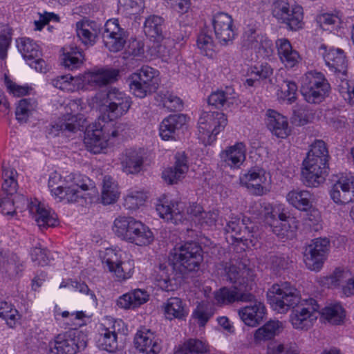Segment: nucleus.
I'll return each instance as SVG.
<instances>
[{
	"mask_svg": "<svg viewBox=\"0 0 354 354\" xmlns=\"http://www.w3.org/2000/svg\"><path fill=\"white\" fill-rule=\"evenodd\" d=\"M268 301L274 310L286 313L292 308L290 320L296 329H307L317 319L319 305L310 298L300 301L299 291L290 282L274 284L267 293Z\"/></svg>",
	"mask_w": 354,
	"mask_h": 354,
	"instance_id": "f257e3e1",
	"label": "nucleus"
},
{
	"mask_svg": "<svg viewBox=\"0 0 354 354\" xmlns=\"http://www.w3.org/2000/svg\"><path fill=\"white\" fill-rule=\"evenodd\" d=\"M227 279L234 284L232 288L223 287L214 292L216 304L227 305L235 301H252L254 296L250 292L254 286V269L245 261L225 266Z\"/></svg>",
	"mask_w": 354,
	"mask_h": 354,
	"instance_id": "f03ea898",
	"label": "nucleus"
},
{
	"mask_svg": "<svg viewBox=\"0 0 354 354\" xmlns=\"http://www.w3.org/2000/svg\"><path fill=\"white\" fill-rule=\"evenodd\" d=\"M113 231L120 239L138 246H147L154 241L151 229L131 216H119L113 222Z\"/></svg>",
	"mask_w": 354,
	"mask_h": 354,
	"instance_id": "7ed1b4c3",
	"label": "nucleus"
},
{
	"mask_svg": "<svg viewBox=\"0 0 354 354\" xmlns=\"http://www.w3.org/2000/svg\"><path fill=\"white\" fill-rule=\"evenodd\" d=\"M170 255L176 274L181 276L198 272L203 261V249L198 243L194 241L176 245Z\"/></svg>",
	"mask_w": 354,
	"mask_h": 354,
	"instance_id": "20e7f679",
	"label": "nucleus"
},
{
	"mask_svg": "<svg viewBox=\"0 0 354 354\" xmlns=\"http://www.w3.org/2000/svg\"><path fill=\"white\" fill-rule=\"evenodd\" d=\"M159 75L158 70L147 65L142 66L132 73L128 79L131 91L139 98L151 95L158 88Z\"/></svg>",
	"mask_w": 354,
	"mask_h": 354,
	"instance_id": "39448f33",
	"label": "nucleus"
},
{
	"mask_svg": "<svg viewBox=\"0 0 354 354\" xmlns=\"http://www.w3.org/2000/svg\"><path fill=\"white\" fill-rule=\"evenodd\" d=\"M259 212L270 225L272 232L279 238L288 237L297 228V221L295 217L284 212H279L269 203H259Z\"/></svg>",
	"mask_w": 354,
	"mask_h": 354,
	"instance_id": "423d86ee",
	"label": "nucleus"
},
{
	"mask_svg": "<svg viewBox=\"0 0 354 354\" xmlns=\"http://www.w3.org/2000/svg\"><path fill=\"white\" fill-rule=\"evenodd\" d=\"M88 337L84 332L71 329L59 333L50 342V354H76L87 346Z\"/></svg>",
	"mask_w": 354,
	"mask_h": 354,
	"instance_id": "0eeeda50",
	"label": "nucleus"
},
{
	"mask_svg": "<svg viewBox=\"0 0 354 354\" xmlns=\"http://www.w3.org/2000/svg\"><path fill=\"white\" fill-rule=\"evenodd\" d=\"M330 86L322 73L308 72L302 77L301 93L308 103H320L328 94Z\"/></svg>",
	"mask_w": 354,
	"mask_h": 354,
	"instance_id": "6e6552de",
	"label": "nucleus"
},
{
	"mask_svg": "<svg viewBox=\"0 0 354 354\" xmlns=\"http://www.w3.org/2000/svg\"><path fill=\"white\" fill-rule=\"evenodd\" d=\"M100 95V99L104 101L106 111L110 120H113L125 115L132 104L131 97L115 87L108 88Z\"/></svg>",
	"mask_w": 354,
	"mask_h": 354,
	"instance_id": "1a4fd4ad",
	"label": "nucleus"
},
{
	"mask_svg": "<svg viewBox=\"0 0 354 354\" xmlns=\"http://www.w3.org/2000/svg\"><path fill=\"white\" fill-rule=\"evenodd\" d=\"M104 268L113 273L118 281L130 278L134 270V261L127 258L125 253L116 252L114 250L106 249L102 258Z\"/></svg>",
	"mask_w": 354,
	"mask_h": 354,
	"instance_id": "9d476101",
	"label": "nucleus"
},
{
	"mask_svg": "<svg viewBox=\"0 0 354 354\" xmlns=\"http://www.w3.org/2000/svg\"><path fill=\"white\" fill-rule=\"evenodd\" d=\"M17 171L14 169L6 168L3 165L2 176L3 183L1 187V193L0 194V211L6 215H13L15 209L19 206L16 205V198H12V195L17 192L18 186L17 182L15 178Z\"/></svg>",
	"mask_w": 354,
	"mask_h": 354,
	"instance_id": "9b49d317",
	"label": "nucleus"
},
{
	"mask_svg": "<svg viewBox=\"0 0 354 354\" xmlns=\"http://www.w3.org/2000/svg\"><path fill=\"white\" fill-rule=\"evenodd\" d=\"M227 124V120L223 113L218 111H203L198 119V131L207 137V142L211 144L216 140V136L224 129Z\"/></svg>",
	"mask_w": 354,
	"mask_h": 354,
	"instance_id": "f8f14e48",
	"label": "nucleus"
},
{
	"mask_svg": "<svg viewBox=\"0 0 354 354\" xmlns=\"http://www.w3.org/2000/svg\"><path fill=\"white\" fill-rule=\"evenodd\" d=\"M330 241L327 238H317L310 241L304 250V261L306 267L319 271L323 266L329 251Z\"/></svg>",
	"mask_w": 354,
	"mask_h": 354,
	"instance_id": "ddd939ff",
	"label": "nucleus"
},
{
	"mask_svg": "<svg viewBox=\"0 0 354 354\" xmlns=\"http://www.w3.org/2000/svg\"><path fill=\"white\" fill-rule=\"evenodd\" d=\"M328 162L324 159L306 157L301 171L302 180L307 187H316L323 183L328 173Z\"/></svg>",
	"mask_w": 354,
	"mask_h": 354,
	"instance_id": "4468645a",
	"label": "nucleus"
},
{
	"mask_svg": "<svg viewBox=\"0 0 354 354\" xmlns=\"http://www.w3.org/2000/svg\"><path fill=\"white\" fill-rule=\"evenodd\" d=\"M128 37V32L120 26L118 19H109L104 24L102 39L109 51L116 53L122 50Z\"/></svg>",
	"mask_w": 354,
	"mask_h": 354,
	"instance_id": "2eb2a0df",
	"label": "nucleus"
},
{
	"mask_svg": "<svg viewBox=\"0 0 354 354\" xmlns=\"http://www.w3.org/2000/svg\"><path fill=\"white\" fill-rule=\"evenodd\" d=\"M127 330L124 322L119 319L111 322L109 327L102 329L97 339V346L99 348L109 352H113L118 348V334H125Z\"/></svg>",
	"mask_w": 354,
	"mask_h": 354,
	"instance_id": "dca6fc26",
	"label": "nucleus"
},
{
	"mask_svg": "<svg viewBox=\"0 0 354 354\" xmlns=\"http://www.w3.org/2000/svg\"><path fill=\"white\" fill-rule=\"evenodd\" d=\"M212 26L216 39L221 45H229L236 33L234 29L233 19L225 12H218L212 18Z\"/></svg>",
	"mask_w": 354,
	"mask_h": 354,
	"instance_id": "f3484780",
	"label": "nucleus"
},
{
	"mask_svg": "<svg viewBox=\"0 0 354 354\" xmlns=\"http://www.w3.org/2000/svg\"><path fill=\"white\" fill-rule=\"evenodd\" d=\"M319 53L331 72L337 74L340 79L347 76L348 64L343 50L333 48L327 50L326 46L322 44Z\"/></svg>",
	"mask_w": 354,
	"mask_h": 354,
	"instance_id": "a211bd4d",
	"label": "nucleus"
},
{
	"mask_svg": "<svg viewBox=\"0 0 354 354\" xmlns=\"http://www.w3.org/2000/svg\"><path fill=\"white\" fill-rule=\"evenodd\" d=\"M330 198L336 204H347L354 201V176L349 174L340 177L331 187Z\"/></svg>",
	"mask_w": 354,
	"mask_h": 354,
	"instance_id": "6ab92c4d",
	"label": "nucleus"
},
{
	"mask_svg": "<svg viewBox=\"0 0 354 354\" xmlns=\"http://www.w3.org/2000/svg\"><path fill=\"white\" fill-rule=\"evenodd\" d=\"M67 189L64 196L66 203H75L83 196L80 194L79 189L88 191L95 188L94 183L87 176L80 174H71L66 176Z\"/></svg>",
	"mask_w": 354,
	"mask_h": 354,
	"instance_id": "aec40b11",
	"label": "nucleus"
},
{
	"mask_svg": "<svg viewBox=\"0 0 354 354\" xmlns=\"http://www.w3.org/2000/svg\"><path fill=\"white\" fill-rule=\"evenodd\" d=\"M188 160L185 152H177L174 156V163L162 172V178L168 185L177 184L182 180L188 171Z\"/></svg>",
	"mask_w": 354,
	"mask_h": 354,
	"instance_id": "412c9836",
	"label": "nucleus"
},
{
	"mask_svg": "<svg viewBox=\"0 0 354 354\" xmlns=\"http://www.w3.org/2000/svg\"><path fill=\"white\" fill-rule=\"evenodd\" d=\"M24 203H27L29 212L32 215L35 222L40 229L55 227L57 224V219L54 214H50V211L46 208L44 204H41L37 200L31 201L30 203L22 196H18Z\"/></svg>",
	"mask_w": 354,
	"mask_h": 354,
	"instance_id": "4be33fe9",
	"label": "nucleus"
},
{
	"mask_svg": "<svg viewBox=\"0 0 354 354\" xmlns=\"http://www.w3.org/2000/svg\"><path fill=\"white\" fill-rule=\"evenodd\" d=\"M250 305L241 308L238 310L239 316L244 324L248 326L256 327L266 317V308L265 305L254 298Z\"/></svg>",
	"mask_w": 354,
	"mask_h": 354,
	"instance_id": "5701e85b",
	"label": "nucleus"
},
{
	"mask_svg": "<svg viewBox=\"0 0 354 354\" xmlns=\"http://www.w3.org/2000/svg\"><path fill=\"white\" fill-rule=\"evenodd\" d=\"M134 344L139 351L146 354H158L161 351L159 339L153 332L145 328L136 333Z\"/></svg>",
	"mask_w": 354,
	"mask_h": 354,
	"instance_id": "b1692460",
	"label": "nucleus"
},
{
	"mask_svg": "<svg viewBox=\"0 0 354 354\" xmlns=\"http://www.w3.org/2000/svg\"><path fill=\"white\" fill-rule=\"evenodd\" d=\"M84 143L87 150L93 153H100L106 148V137L104 136L102 127L100 123H95L86 128Z\"/></svg>",
	"mask_w": 354,
	"mask_h": 354,
	"instance_id": "393cba45",
	"label": "nucleus"
},
{
	"mask_svg": "<svg viewBox=\"0 0 354 354\" xmlns=\"http://www.w3.org/2000/svg\"><path fill=\"white\" fill-rule=\"evenodd\" d=\"M185 203L178 201H171L168 205H158L156 207L161 218L174 224H178L185 219Z\"/></svg>",
	"mask_w": 354,
	"mask_h": 354,
	"instance_id": "a878e982",
	"label": "nucleus"
},
{
	"mask_svg": "<svg viewBox=\"0 0 354 354\" xmlns=\"http://www.w3.org/2000/svg\"><path fill=\"white\" fill-rule=\"evenodd\" d=\"M241 183L257 196L264 194L263 184L266 181L265 171L262 169L253 168L240 178Z\"/></svg>",
	"mask_w": 354,
	"mask_h": 354,
	"instance_id": "bb28decb",
	"label": "nucleus"
},
{
	"mask_svg": "<svg viewBox=\"0 0 354 354\" xmlns=\"http://www.w3.org/2000/svg\"><path fill=\"white\" fill-rule=\"evenodd\" d=\"M266 124L268 129L277 138H285L290 133L286 118L274 110L269 109L267 111Z\"/></svg>",
	"mask_w": 354,
	"mask_h": 354,
	"instance_id": "cd10ccee",
	"label": "nucleus"
},
{
	"mask_svg": "<svg viewBox=\"0 0 354 354\" xmlns=\"http://www.w3.org/2000/svg\"><path fill=\"white\" fill-rule=\"evenodd\" d=\"M186 123V116L183 114L170 115L160 124V136L165 140L175 139V137Z\"/></svg>",
	"mask_w": 354,
	"mask_h": 354,
	"instance_id": "c85d7f7f",
	"label": "nucleus"
},
{
	"mask_svg": "<svg viewBox=\"0 0 354 354\" xmlns=\"http://www.w3.org/2000/svg\"><path fill=\"white\" fill-rule=\"evenodd\" d=\"M143 163V151L141 149H127L121 162L123 171L127 174H138L142 169Z\"/></svg>",
	"mask_w": 354,
	"mask_h": 354,
	"instance_id": "c756f323",
	"label": "nucleus"
},
{
	"mask_svg": "<svg viewBox=\"0 0 354 354\" xmlns=\"http://www.w3.org/2000/svg\"><path fill=\"white\" fill-rule=\"evenodd\" d=\"M276 46L280 60L286 68H292L299 62L301 58L298 52L292 49L287 39H278Z\"/></svg>",
	"mask_w": 354,
	"mask_h": 354,
	"instance_id": "7c9ffc66",
	"label": "nucleus"
},
{
	"mask_svg": "<svg viewBox=\"0 0 354 354\" xmlns=\"http://www.w3.org/2000/svg\"><path fill=\"white\" fill-rule=\"evenodd\" d=\"M286 199L296 209L308 212L313 207L314 196L308 190L297 189L290 191Z\"/></svg>",
	"mask_w": 354,
	"mask_h": 354,
	"instance_id": "2f4dec72",
	"label": "nucleus"
},
{
	"mask_svg": "<svg viewBox=\"0 0 354 354\" xmlns=\"http://www.w3.org/2000/svg\"><path fill=\"white\" fill-rule=\"evenodd\" d=\"M236 101V95L234 89L231 86L212 92L207 99L208 104L216 109H227Z\"/></svg>",
	"mask_w": 354,
	"mask_h": 354,
	"instance_id": "473e14b6",
	"label": "nucleus"
},
{
	"mask_svg": "<svg viewBox=\"0 0 354 354\" xmlns=\"http://www.w3.org/2000/svg\"><path fill=\"white\" fill-rule=\"evenodd\" d=\"M225 230L227 236V241L231 239L232 241L241 242L250 239L253 235L248 227L244 225L238 217H233L227 222Z\"/></svg>",
	"mask_w": 354,
	"mask_h": 354,
	"instance_id": "72a5a7b5",
	"label": "nucleus"
},
{
	"mask_svg": "<svg viewBox=\"0 0 354 354\" xmlns=\"http://www.w3.org/2000/svg\"><path fill=\"white\" fill-rule=\"evenodd\" d=\"M165 317L167 319L184 320L189 314L186 303L179 297H170L163 304Z\"/></svg>",
	"mask_w": 354,
	"mask_h": 354,
	"instance_id": "f704fd0d",
	"label": "nucleus"
},
{
	"mask_svg": "<svg viewBox=\"0 0 354 354\" xmlns=\"http://www.w3.org/2000/svg\"><path fill=\"white\" fill-rule=\"evenodd\" d=\"M245 145L243 142H237L223 151L221 158L225 165L238 168L245 159Z\"/></svg>",
	"mask_w": 354,
	"mask_h": 354,
	"instance_id": "c9c22d12",
	"label": "nucleus"
},
{
	"mask_svg": "<svg viewBox=\"0 0 354 354\" xmlns=\"http://www.w3.org/2000/svg\"><path fill=\"white\" fill-rule=\"evenodd\" d=\"M165 20L162 17L151 15L145 21L143 30L145 35L157 42L165 37Z\"/></svg>",
	"mask_w": 354,
	"mask_h": 354,
	"instance_id": "e433bc0d",
	"label": "nucleus"
},
{
	"mask_svg": "<svg viewBox=\"0 0 354 354\" xmlns=\"http://www.w3.org/2000/svg\"><path fill=\"white\" fill-rule=\"evenodd\" d=\"M148 299L149 295L147 291L136 289L120 296L117 300V305L125 309L135 308L147 302Z\"/></svg>",
	"mask_w": 354,
	"mask_h": 354,
	"instance_id": "4c0bfd02",
	"label": "nucleus"
},
{
	"mask_svg": "<svg viewBox=\"0 0 354 354\" xmlns=\"http://www.w3.org/2000/svg\"><path fill=\"white\" fill-rule=\"evenodd\" d=\"M77 35L85 45H93L98 32L95 21L82 20L76 24Z\"/></svg>",
	"mask_w": 354,
	"mask_h": 354,
	"instance_id": "58836bf2",
	"label": "nucleus"
},
{
	"mask_svg": "<svg viewBox=\"0 0 354 354\" xmlns=\"http://www.w3.org/2000/svg\"><path fill=\"white\" fill-rule=\"evenodd\" d=\"M176 272L173 268V263L170 261L168 263H160L155 270L154 279L156 285L162 290H173L171 275Z\"/></svg>",
	"mask_w": 354,
	"mask_h": 354,
	"instance_id": "ea45409f",
	"label": "nucleus"
},
{
	"mask_svg": "<svg viewBox=\"0 0 354 354\" xmlns=\"http://www.w3.org/2000/svg\"><path fill=\"white\" fill-rule=\"evenodd\" d=\"M120 192L118 183L110 176H105L102 181L101 200L104 205L115 203L119 198Z\"/></svg>",
	"mask_w": 354,
	"mask_h": 354,
	"instance_id": "a19ab883",
	"label": "nucleus"
},
{
	"mask_svg": "<svg viewBox=\"0 0 354 354\" xmlns=\"http://www.w3.org/2000/svg\"><path fill=\"white\" fill-rule=\"evenodd\" d=\"M62 62L66 68L74 70L80 67L83 64L82 52L76 46L64 47Z\"/></svg>",
	"mask_w": 354,
	"mask_h": 354,
	"instance_id": "79ce46f5",
	"label": "nucleus"
},
{
	"mask_svg": "<svg viewBox=\"0 0 354 354\" xmlns=\"http://www.w3.org/2000/svg\"><path fill=\"white\" fill-rule=\"evenodd\" d=\"M17 48L24 59L28 62L40 57L41 51L39 45L32 39L22 37L17 40Z\"/></svg>",
	"mask_w": 354,
	"mask_h": 354,
	"instance_id": "37998d69",
	"label": "nucleus"
},
{
	"mask_svg": "<svg viewBox=\"0 0 354 354\" xmlns=\"http://www.w3.org/2000/svg\"><path fill=\"white\" fill-rule=\"evenodd\" d=\"M159 42L153 44L151 47V54L160 58L165 62H170L176 53L174 41L164 37Z\"/></svg>",
	"mask_w": 354,
	"mask_h": 354,
	"instance_id": "c03bdc74",
	"label": "nucleus"
},
{
	"mask_svg": "<svg viewBox=\"0 0 354 354\" xmlns=\"http://www.w3.org/2000/svg\"><path fill=\"white\" fill-rule=\"evenodd\" d=\"M216 308L213 304L208 301L198 303L194 309L192 317L200 327H204L215 314Z\"/></svg>",
	"mask_w": 354,
	"mask_h": 354,
	"instance_id": "a18cd8bd",
	"label": "nucleus"
},
{
	"mask_svg": "<svg viewBox=\"0 0 354 354\" xmlns=\"http://www.w3.org/2000/svg\"><path fill=\"white\" fill-rule=\"evenodd\" d=\"M208 344L199 339L190 338L175 351L174 354H207Z\"/></svg>",
	"mask_w": 354,
	"mask_h": 354,
	"instance_id": "49530a36",
	"label": "nucleus"
},
{
	"mask_svg": "<svg viewBox=\"0 0 354 354\" xmlns=\"http://www.w3.org/2000/svg\"><path fill=\"white\" fill-rule=\"evenodd\" d=\"M322 317L331 324L339 325L345 318V310L339 304H330L322 309Z\"/></svg>",
	"mask_w": 354,
	"mask_h": 354,
	"instance_id": "de8ad7c7",
	"label": "nucleus"
},
{
	"mask_svg": "<svg viewBox=\"0 0 354 354\" xmlns=\"http://www.w3.org/2000/svg\"><path fill=\"white\" fill-rule=\"evenodd\" d=\"M81 123V115L66 113L53 126V128L57 131L75 132L80 129V127L82 126Z\"/></svg>",
	"mask_w": 354,
	"mask_h": 354,
	"instance_id": "09e8293b",
	"label": "nucleus"
},
{
	"mask_svg": "<svg viewBox=\"0 0 354 354\" xmlns=\"http://www.w3.org/2000/svg\"><path fill=\"white\" fill-rule=\"evenodd\" d=\"M66 176L62 178V176L57 172H53L50 175L48 179V187L53 196L58 198L59 201H65L66 198L64 196L66 189H67Z\"/></svg>",
	"mask_w": 354,
	"mask_h": 354,
	"instance_id": "8fccbe9b",
	"label": "nucleus"
},
{
	"mask_svg": "<svg viewBox=\"0 0 354 354\" xmlns=\"http://www.w3.org/2000/svg\"><path fill=\"white\" fill-rule=\"evenodd\" d=\"M281 326L279 321L270 320L256 330L254 339L257 341L271 339L279 334Z\"/></svg>",
	"mask_w": 354,
	"mask_h": 354,
	"instance_id": "3c124183",
	"label": "nucleus"
},
{
	"mask_svg": "<svg viewBox=\"0 0 354 354\" xmlns=\"http://www.w3.org/2000/svg\"><path fill=\"white\" fill-rule=\"evenodd\" d=\"M118 76V69H100L91 73L90 81L101 86L116 81Z\"/></svg>",
	"mask_w": 354,
	"mask_h": 354,
	"instance_id": "603ef678",
	"label": "nucleus"
},
{
	"mask_svg": "<svg viewBox=\"0 0 354 354\" xmlns=\"http://www.w3.org/2000/svg\"><path fill=\"white\" fill-rule=\"evenodd\" d=\"M37 106V102L32 98H24L19 102L16 108V119L19 122H26Z\"/></svg>",
	"mask_w": 354,
	"mask_h": 354,
	"instance_id": "864d4df0",
	"label": "nucleus"
},
{
	"mask_svg": "<svg viewBox=\"0 0 354 354\" xmlns=\"http://www.w3.org/2000/svg\"><path fill=\"white\" fill-rule=\"evenodd\" d=\"M286 24L287 27L292 30H297L303 27V8L299 5H292L288 12V19L281 21Z\"/></svg>",
	"mask_w": 354,
	"mask_h": 354,
	"instance_id": "5fc2aeb1",
	"label": "nucleus"
},
{
	"mask_svg": "<svg viewBox=\"0 0 354 354\" xmlns=\"http://www.w3.org/2000/svg\"><path fill=\"white\" fill-rule=\"evenodd\" d=\"M144 8V0H118V11L127 16L138 15Z\"/></svg>",
	"mask_w": 354,
	"mask_h": 354,
	"instance_id": "6e6d98bb",
	"label": "nucleus"
},
{
	"mask_svg": "<svg viewBox=\"0 0 354 354\" xmlns=\"http://www.w3.org/2000/svg\"><path fill=\"white\" fill-rule=\"evenodd\" d=\"M19 317L17 310L11 304L0 300V318L5 320L8 326L13 328Z\"/></svg>",
	"mask_w": 354,
	"mask_h": 354,
	"instance_id": "4d7b16f0",
	"label": "nucleus"
},
{
	"mask_svg": "<svg viewBox=\"0 0 354 354\" xmlns=\"http://www.w3.org/2000/svg\"><path fill=\"white\" fill-rule=\"evenodd\" d=\"M263 35L261 32L252 26H248L242 36V46L246 48L257 49L259 45V41L262 39Z\"/></svg>",
	"mask_w": 354,
	"mask_h": 354,
	"instance_id": "13d9d810",
	"label": "nucleus"
},
{
	"mask_svg": "<svg viewBox=\"0 0 354 354\" xmlns=\"http://www.w3.org/2000/svg\"><path fill=\"white\" fill-rule=\"evenodd\" d=\"M23 261L16 254L6 252V264L4 273L9 276L17 275L23 270Z\"/></svg>",
	"mask_w": 354,
	"mask_h": 354,
	"instance_id": "bf43d9fd",
	"label": "nucleus"
},
{
	"mask_svg": "<svg viewBox=\"0 0 354 354\" xmlns=\"http://www.w3.org/2000/svg\"><path fill=\"white\" fill-rule=\"evenodd\" d=\"M164 107L170 111H180L183 108L182 100L169 93V91H160L158 94Z\"/></svg>",
	"mask_w": 354,
	"mask_h": 354,
	"instance_id": "052dcab7",
	"label": "nucleus"
},
{
	"mask_svg": "<svg viewBox=\"0 0 354 354\" xmlns=\"http://www.w3.org/2000/svg\"><path fill=\"white\" fill-rule=\"evenodd\" d=\"M317 21L323 30L329 31L339 28L341 24V19L338 16L330 13H324L318 16Z\"/></svg>",
	"mask_w": 354,
	"mask_h": 354,
	"instance_id": "680f3d73",
	"label": "nucleus"
},
{
	"mask_svg": "<svg viewBox=\"0 0 354 354\" xmlns=\"http://www.w3.org/2000/svg\"><path fill=\"white\" fill-rule=\"evenodd\" d=\"M291 6L283 0H277L272 5V15L279 21H284L288 19V12Z\"/></svg>",
	"mask_w": 354,
	"mask_h": 354,
	"instance_id": "e2e57ef3",
	"label": "nucleus"
},
{
	"mask_svg": "<svg viewBox=\"0 0 354 354\" xmlns=\"http://www.w3.org/2000/svg\"><path fill=\"white\" fill-rule=\"evenodd\" d=\"M266 262L272 269L276 271L288 269L292 261L284 254H270L267 257Z\"/></svg>",
	"mask_w": 354,
	"mask_h": 354,
	"instance_id": "0e129e2a",
	"label": "nucleus"
},
{
	"mask_svg": "<svg viewBox=\"0 0 354 354\" xmlns=\"http://www.w3.org/2000/svg\"><path fill=\"white\" fill-rule=\"evenodd\" d=\"M306 157L324 159L328 162L329 155L325 142L322 140H316L311 145Z\"/></svg>",
	"mask_w": 354,
	"mask_h": 354,
	"instance_id": "69168bd1",
	"label": "nucleus"
},
{
	"mask_svg": "<svg viewBox=\"0 0 354 354\" xmlns=\"http://www.w3.org/2000/svg\"><path fill=\"white\" fill-rule=\"evenodd\" d=\"M268 354H298L299 350L295 343L272 344L268 348Z\"/></svg>",
	"mask_w": 354,
	"mask_h": 354,
	"instance_id": "338daca9",
	"label": "nucleus"
},
{
	"mask_svg": "<svg viewBox=\"0 0 354 354\" xmlns=\"http://www.w3.org/2000/svg\"><path fill=\"white\" fill-rule=\"evenodd\" d=\"M197 46L202 54L212 57L213 55V39L206 33H201L197 38Z\"/></svg>",
	"mask_w": 354,
	"mask_h": 354,
	"instance_id": "774afa93",
	"label": "nucleus"
}]
</instances>
